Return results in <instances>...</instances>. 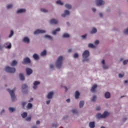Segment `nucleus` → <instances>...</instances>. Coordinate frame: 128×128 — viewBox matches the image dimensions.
<instances>
[{
	"mask_svg": "<svg viewBox=\"0 0 128 128\" xmlns=\"http://www.w3.org/2000/svg\"><path fill=\"white\" fill-rule=\"evenodd\" d=\"M64 58L62 56H60L56 62V66L58 68H62V60Z\"/></svg>",
	"mask_w": 128,
	"mask_h": 128,
	"instance_id": "f257e3e1",
	"label": "nucleus"
},
{
	"mask_svg": "<svg viewBox=\"0 0 128 128\" xmlns=\"http://www.w3.org/2000/svg\"><path fill=\"white\" fill-rule=\"evenodd\" d=\"M109 114L108 112H104L102 114H100V113L97 114L96 115V118H104L108 116Z\"/></svg>",
	"mask_w": 128,
	"mask_h": 128,
	"instance_id": "f03ea898",
	"label": "nucleus"
},
{
	"mask_svg": "<svg viewBox=\"0 0 128 128\" xmlns=\"http://www.w3.org/2000/svg\"><path fill=\"white\" fill-rule=\"evenodd\" d=\"M5 70L6 72H10V74H14L16 72V68H10L8 66L5 67Z\"/></svg>",
	"mask_w": 128,
	"mask_h": 128,
	"instance_id": "7ed1b4c3",
	"label": "nucleus"
},
{
	"mask_svg": "<svg viewBox=\"0 0 128 128\" xmlns=\"http://www.w3.org/2000/svg\"><path fill=\"white\" fill-rule=\"evenodd\" d=\"M7 92H8L10 94L12 100L14 102V100H16V96L14 95V90H12L10 89H7Z\"/></svg>",
	"mask_w": 128,
	"mask_h": 128,
	"instance_id": "20e7f679",
	"label": "nucleus"
},
{
	"mask_svg": "<svg viewBox=\"0 0 128 128\" xmlns=\"http://www.w3.org/2000/svg\"><path fill=\"white\" fill-rule=\"evenodd\" d=\"M89 56H90V52H88V50H85L82 54L83 58H88Z\"/></svg>",
	"mask_w": 128,
	"mask_h": 128,
	"instance_id": "39448f33",
	"label": "nucleus"
},
{
	"mask_svg": "<svg viewBox=\"0 0 128 128\" xmlns=\"http://www.w3.org/2000/svg\"><path fill=\"white\" fill-rule=\"evenodd\" d=\"M46 30H37L34 31V34H45Z\"/></svg>",
	"mask_w": 128,
	"mask_h": 128,
	"instance_id": "423d86ee",
	"label": "nucleus"
},
{
	"mask_svg": "<svg viewBox=\"0 0 128 128\" xmlns=\"http://www.w3.org/2000/svg\"><path fill=\"white\" fill-rule=\"evenodd\" d=\"M96 4L98 6H102V4H104V2L102 0H96Z\"/></svg>",
	"mask_w": 128,
	"mask_h": 128,
	"instance_id": "0eeeda50",
	"label": "nucleus"
},
{
	"mask_svg": "<svg viewBox=\"0 0 128 128\" xmlns=\"http://www.w3.org/2000/svg\"><path fill=\"white\" fill-rule=\"evenodd\" d=\"M28 86L26 84H24L22 86V92L23 94H26L24 92H28Z\"/></svg>",
	"mask_w": 128,
	"mask_h": 128,
	"instance_id": "6e6552de",
	"label": "nucleus"
},
{
	"mask_svg": "<svg viewBox=\"0 0 128 128\" xmlns=\"http://www.w3.org/2000/svg\"><path fill=\"white\" fill-rule=\"evenodd\" d=\"M30 60L28 58H24V62H22V64H30Z\"/></svg>",
	"mask_w": 128,
	"mask_h": 128,
	"instance_id": "1a4fd4ad",
	"label": "nucleus"
},
{
	"mask_svg": "<svg viewBox=\"0 0 128 128\" xmlns=\"http://www.w3.org/2000/svg\"><path fill=\"white\" fill-rule=\"evenodd\" d=\"M40 84V82L38 81H35L34 83V86L33 88L34 90H36V88H38V84Z\"/></svg>",
	"mask_w": 128,
	"mask_h": 128,
	"instance_id": "9d476101",
	"label": "nucleus"
},
{
	"mask_svg": "<svg viewBox=\"0 0 128 128\" xmlns=\"http://www.w3.org/2000/svg\"><path fill=\"white\" fill-rule=\"evenodd\" d=\"M58 20H56V19H52V20H50V23L51 24H58Z\"/></svg>",
	"mask_w": 128,
	"mask_h": 128,
	"instance_id": "9b49d317",
	"label": "nucleus"
},
{
	"mask_svg": "<svg viewBox=\"0 0 128 128\" xmlns=\"http://www.w3.org/2000/svg\"><path fill=\"white\" fill-rule=\"evenodd\" d=\"M26 72L28 76H30V74H32V70L30 68H26Z\"/></svg>",
	"mask_w": 128,
	"mask_h": 128,
	"instance_id": "f8f14e48",
	"label": "nucleus"
},
{
	"mask_svg": "<svg viewBox=\"0 0 128 128\" xmlns=\"http://www.w3.org/2000/svg\"><path fill=\"white\" fill-rule=\"evenodd\" d=\"M68 14H70V11L66 10L64 11V14H62V18H65L66 16H68Z\"/></svg>",
	"mask_w": 128,
	"mask_h": 128,
	"instance_id": "ddd939ff",
	"label": "nucleus"
},
{
	"mask_svg": "<svg viewBox=\"0 0 128 128\" xmlns=\"http://www.w3.org/2000/svg\"><path fill=\"white\" fill-rule=\"evenodd\" d=\"M52 96H54V92H50L47 96V98H52Z\"/></svg>",
	"mask_w": 128,
	"mask_h": 128,
	"instance_id": "4468645a",
	"label": "nucleus"
},
{
	"mask_svg": "<svg viewBox=\"0 0 128 128\" xmlns=\"http://www.w3.org/2000/svg\"><path fill=\"white\" fill-rule=\"evenodd\" d=\"M98 88V86L96 84H94L92 88H91V92H96V88Z\"/></svg>",
	"mask_w": 128,
	"mask_h": 128,
	"instance_id": "2eb2a0df",
	"label": "nucleus"
},
{
	"mask_svg": "<svg viewBox=\"0 0 128 128\" xmlns=\"http://www.w3.org/2000/svg\"><path fill=\"white\" fill-rule=\"evenodd\" d=\"M89 126L90 128H94L96 125L94 124V122H90L89 123Z\"/></svg>",
	"mask_w": 128,
	"mask_h": 128,
	"instance_id": "dca6fc26",
	"label": "nucleus"
},
{
	"mask_svg": "<svg viewBox=\"0 0 128 128\" xmlns=\"http://www.w3.org/2000/svg\"><path fill=\"white\" fill-rule=\"evenodd\" d=\"M104 96L106 98H110V92H106Z\"/></svg>",
	"mask_w": 128,
	"mask_h": 128,
	"instance_id": "f3484780",
	"label": "nucleus"
},
{
	"mask_svg": "<svg viewBox=\"0 0 128 128\" xmlns=\"http://www.w3.org/2000/svg\"><path fill=\"white\" fill-rule=\"evenodd\" d=\"M23 42H26V44H28V42H30V39L28 37H24L23 38Z\"/></svg>",
	"mask_w": 128,
	"mask_h": 128,
	"instance_id": "a211bd4d",
	"label": "nucleus"
},
{
	"mask_svg": "<svg viewBox=\"0 0 128 128\" xmlns=\"http://www.w3.org/2000/svg\"><path fill=\"white\" fill-rule=\"evenodd\" d=\"M26 12V9H20L17 10V14H22Z\"/></svg>",
	"mask_w": 128,
	"mask_h": 128,
	"instance_id": "6ab92c4d",
	"label": "nucleus"
},
{
	"mask_svg": "<svg viewBox=\"0 0 128 128\" xmlns=\"http://www.w3.org/2000/svg\"><path fill=\"white\" fill-rule=\"evenodd\" d=\"M80 92H78V91H76L75 93V98H76V100H78V98H80Z\"/></svg>",
	"mask_w": 128,
	"mask_h": 128,
	"instance_id": "aec40b11",
	"label": "nucleus"
},
{
	"mask_svg": "<svg viewBox=\"0 0 128 128\" xmlns=\"http://www.w3.org/2000/svg\"><path fill=\"white\" fill-rule=\"evenodd\" d=\"M60 31V28H57L56 30L52 31V34H56V32Z\"/></svg>",
	"mask_w": 128,
	"mask_h": 128,
	"instance_id": "412c9836",
	"label": "nucleus"
},
{
	"mask_svg": "<svg viewBox=\"0 0 128 128\" xmlns=\"http://www.w3.org/2000/svg\"><path fill=\"white\" fill-rule=\"evenodd\" d=\"M98 30L96 28H92V30L90 32V34H96Z\"/></svg>",
	"mask_w": 128,
	"mask_h": 128,
	"instance_id": "4be33fe9",
	"label": "nucleus"
},
{
	"mask_svg": "<svg viewBox=\"0 0 128 128\" xmlns=\"http://www.w3.org/2000/svg\"><path fill=\"white\" fill-rule=\"evenodd\" d=\"M20 80H24V76L23 74H20Z\"/></svg>",
	"mask_w": 128,
	"mask_h": 128,
	"instance_id": "5701e85b",
	"label": "nucleus"
},
{
	"mask_svg": "<svg viewBox=\"0 0 128 128\" xmlns=\"http://www.w3.org/2000/svg\"><path fill=\"white\" fill-rule=\"evenodd\" d=\"M33 58H34V60H38V58H40V57H38V55L36 54H34L33 55Z\"/></svg>",
	"mask_w": 128,
	"mask_h": 128,
	"instance_id": "b1692460",
	"label": "nucleus"
},
{
	"mask_svg": "<svg viewBox=\"0 0 128 128\" xmlns=\"http://www.w3.org/2000/svg\"><path fill=\"white\" fill-rule=\"evenodd\" d=\"M84 105V101H80V108H82Z\"/></svg>",
	"mask_w": 128,
	"mask_h": 128,
	"instance_id": "393cba45",
	"label": "nucleus"
},
{
	"mask_svg": "<svg viewBox=\"0 0 128 128\" xmlns=\"http://www.w3.org/2000/svg\"><path fill=\"white\" fill-rule=\"evenodd\" d=\"M65 8H68V10H70V8H72V5L70 4H66L65 5Z\"/></svg>",
	"mask_w": 128,
	"mask_h": 128,
	"instance_id": "a878e982",
	"label": "nucleus"
},
{
	"mask_svg": "<svg viewBox=\"0 0 128 128\" xmlns=\"http://www.w3.org/2000/svg\"><path fill=\"white\" fill-rule=\"evenodd\" d=\"M22 116L23 118H26V116H28V113L24 112L22 114Z\"/></svg>",
	"mask_w": 128,
	"mask_h": 128,
	"instance_id": "bb28decb",
	"label": "nucleus"
},
{
	"mask_svg": "<svg viewBox=\"0 0 128 128\" xmlns=\"http://www.w3.org/2000/svg\"><path fill=\"white\" fill-rule=\"evenodd\" d=\"M88 46V48H96V46L92 44H89Z\"/></svg>",
	"mask_w": 128,
	"mask_h": 128,
	"instance_id": "cd10ccee",
	"label": "nucleus"
},
{
	"mask_svg": "<svg viewBox=\"0 0 128 128\" xmlns=\"http://www.w3.org/2000/svg\"><path fill=\"white\" fill-rule=\"evenodd\" d=\"M46 50H43L42 52H41V56H46Z\"/></svg>",
	"mask_w": 128,
	"mask_h": 128,
	"instance_id": "c85d7f7f",
	"label": "nucleus"
},
{
	"mask_svg": "<svg viewBox=\"0 0 128 128\" xmlns=\"http://www.w3.org/2000/svg\"><path fill=\"white\" fill-rule=\"evenodd\" d=\"M56 4H60V6H62V4H64V3H62V2L60 1V0L56 1Z\"/></svg>",
	"mask_w": 128,
	"mask_h": 128,
	"instance_id": "c756f323",
	"label": "nucleus"
},
{
	"mask_svg": "<svg viewBox=\"0 0 128 128\" xmlns=\"http://www.w3.org/2000/svg\"><path fill=\"white\" fill-rule=\"evenodd\" d=\"M44 38H48V40H52V37L48 35H45Z\"/></svg>",
	"mask_w": 128,
	"mask_h": 128,
	"instance_id": "7c9ffc66",
	"label": "nucleus"
},
{
	"mask_svg": "<svg viewBox=\"0 0 128 128\" xmlns=\"http://www.w3.org/2000/svg\"><path fill=\"white\" fill-rule=\"evenodd\" d=\"M32 108V104L28 103L27 106V108Z\"/></svg>",
	"mask_w": 128,
	"mask_h": 128,
	"instance_id": "2f4dec72",
	"label": "nucleus"
},
{
	"mask_svg": "<svg viewBox=\"0 0 128 128\" xmlns=\"http://www.w3.org/2000/svg\"><path fill=\"white\" fill-rule=\"evenodd\" d=\"M63 38H70V34H64L62 36Z\"/></svg>",
	"mask_w": 128,
	"mask_h": 128,
	"instance_id": "473e14b6",
	"label": "nucleus"
},
{
	"mask_svg": "<svg viewBox=\"0 0 128 128\" xmlns=\"http://www.w3.org/2000/svg\"><path fill=\"white\" fill-rule=\"evenodd\" d=\"M8 110L10 112H14V110H15L14 108H9Z\"/></svg>",
	"mask_w": 128,
	"mask_h": 128,
	"instance_id": "72a5a7b5",
	"label": "nucleus"
},
{
	"mask_svg": "<svg viewBox=\"0 0 128 128\" xmlns=\"http://www.w3.org/2000/svg\"><path fill=\"white\" fill-rule=\"evenodd\" d=\"M16 64H18V62L16 60H14L12 62V64H11V66H16Z\"/></svg>",
	"mask_w": 128,
	"mask_h": 128,
	"instance_id": "f704fd0d",
	"label": "nucleus"
},
{
	"mask_svg": "<svg viewBox=\"0 0 128 128\" xmlns=\"http://www.w3.org/2000/svg\"><path fill=\"white\" fill-rule=\"evenodd\" d=\"M96 96H94L92 99V102H96Z\"/></svg>",
	"mask_w": 128,
	"mask_h": 128,
	"instance_id": "c9c22d12",
	"label": "nucleus"
},
{
	"mask_svg": "<svg viewBox=\"0 0 128 128\" xmlns=\"http://www.w3.org/2000/svg\"><path fill=\"white\" fill-rule=\"evenodd\" d=\"M40 11L42 12H48V10L44 9V8H40Z\"/></svg>",
	"mask_w": 128,
	"mask_h": 128,
	"instance_id": "e433bc0d",
	"label": "nucleus"
},
{
	"mask_svg": "<svg viewBox=\"0 0 128 128\" xmlns=\"http://www.w3.org/2000/svg\"><path fill=\"white\" fill-rule=\"evenodd\" d=\"M12 4H8L6 6V8H12Z\"/></svg>",
	"mask_w": 128,
	"mask_h": 128,
	"instance_id": "4c0bfd02",
	"label": "nucleus"
},
{
	"mask_svg": "<svg viewBox=\"0 0 128 128\" xmlns=\"http://www.w3.org/2000/svg\"><path fill=\"white\" fill-rule=\"evenodd\" d=\"M12 36H14V31H12V30L10 31V34L9 35V38H12Z\"/></svg>",
	"mask_w": 128,
	"mask_h": 128,
	"instance_id": "58836bf2",
	"label": "nucleus"
},
{
	"mask_svg": "<svg viewBox=\"0 0 128 128\" xmlns=\"http://www.w3.org/2000/svg\"><path fill=\"white\" fill-rule=\"evenodd\" d=\"M22 108H24V106H26V102H22Z\"/></svg>",
	"mask_w": 128,
	"mask_h": 128,
	"instance_id": "ea45409f",
	"label": "nucleus"
},
{
	"mask_svg": "<svg viewBox=\"0 0 128 128\" xmlns=\"http://www.w3.org/2000/svg\"><path fill=\"white\" fill-rule=\"evenodd\" d=\"M31 120H32V118L30 116H29L26 118V120L27 122H30Z\"/></svg>",
	"mask_w": 128,
	"mask_h": 128,
	"instance_id": "a19ab883",
	"label": "nucleus"
},
{
	"mask_svg": "<svg viewBox=\"0 0 128 128\" xmlns=\"http://www.w3.org/2000/svg\"><path fill=\"white\" fill-rule=\"evenodd\" d=\"M72 112L73 114H78V110H72Z\"/></svg>",
	"mask_w": 128,
	"mask_h": 128,
	"instance_id": "79ce46f5",
	"label": "nucleus"
},
{
	"mask_svg": "<svg viewBox=\"0 0 128 128\" xmlns=\"http://www.w3.org/2000/svg\"><path fill=\"white\" fill-rule=\"evenodd\" d=\"M128 63V60H125L123 62V64L125 65Z\"/></svg>",
	"mask_w": 128,
	"mask_h": 128,
	"instance_id": "37998d69",
	"label": "nucleus"
},
{
	"mask_svg": "<svg viewBox=\"0 0 128 128\" xmlns=\"http://www.w3.org/2000/svg\"><path fill=\"white\" fill-rule=\"evenodd\" d=\"M78 54H74V58H78Z\"/></svg>",
	"mask_w": 128,
	"mask_h": 128,
	"instance_id": "c03bdc74",
	"label": "nucleus"
},
{
	"mask_svg": "<svg viewBox=\"0 0 128 128\" xmlns=\"http://www.w3.org/2000/svg\"><path fill=\"white\" fill-rule=\"evenodd\" d=\"M86 36H88V34H86L82 35V38H86Z\"/></svg>",
	"mask_w": 128,
	"mask_h": 128,
	"instance_id": "a18cd8bd",
	"label": "nucleus"
},
{
	"mask_svg": "<svg viewBox=\"0 0 128 128\" xmlns=\"http://www.w3.org/2000/svg\"><path fill=\"white\" fill-rule=\"evenodd\" d=\"M58 125V124H52V126H53V128H56Z\"/></svg>",
	"mask_w": 128,
	"mask_h": 128,
	"instance_id": "49530a36",
	"label": "nucleus"
},
{
	"mask_svg": "<svg viewBox=\"0 0 128 128\" xmlns=\"http://www.w3.org/2000/svg\"><path fill=\"white\" fill-rule=\"evenodd\" d=\"M94 44H100V41H98V40H96L95 41Z\"/></svg>",
	"mask_w": 128,
	"mask_h": 128,
	"instance_id": "de8ad7c7",
	"label": "nucleus"
},
{
	"mask_svg": "<svg viewBox=\"0 0 128 128\" xmlns=\"http://www.w3.org/2000/svg\"><path fill=\"white\" fill-rule=\"evenodd\" d=\"M118 76H119V78H124V74H119Z\"/></svg>",
	"mask_w": 128,
	"mask_h": 128,
	"instance_id": "09e8293b",
	"label": "nucleus"
},
{
	"mask_svg": "<svg viewBox=\"0 0 128 128\" xmlns=\"http://www.w3.org/2000/svg\"><path fill=\"white\" fill-rule=\"evenodd\" d=\"M8 48H12V44H9L8 46H7Z\"/></svg>",
	"mask_w": 128,
	"mask_h": 128,
	"instance_id": "8fccbe9b",
	"label": "nucleus"
},
{
	"mask_svg": "<svg viewBox=\"0 0 128 128\" xmlns=\"http://www.w3.org/2000/svg\"><path fill=\"white\" fill-rule=\"evenodd\" d=\"M100 110V106H98L96 108V110Z\"/></svg>",
	"mask_w": 128,
	"mask_h": 128,
	"instance_id": "3c124183",
	"label": "nucleus"
},
{
	"mask_svg": "<svg viewBox=\"0 0 128 128\" xmlns=\"http://www.w3.org/2000/svg\"><path fill=\"white\" fill-rule=\"evenodd\" d=\"M103 68H104V70H106V68H108V66L106 65H104Z\"/></svg>",
	"mask_w": 128,
	"mask_h": 128,
	"instance_id": "603ef678",
	"label": "nucleus"
},
{
	"mask_svg": "<svg viewBox=\"0 0 128 128\" xmlns=\"http://www.w3.org/2000/svg\"><path fill=\"white\" fill-rule=\"evenodd\" d=\"M90 60L88 58H86L85 60H83V62H88Z\"/></svg>",
	"mask_w": 128,
	"mask_h": 128,
	"instance_id": "864d4df0",
	"label": "nucleus"
},
{
	"mask_svg": "<svg viewBox=\"0 0 128 128\" xmlns=\"http://www.w3.org/2000/svg\"><path fill=\"white\" fill-rule=\"evenodd\" d=\"M92 12H96V8H92Z\"/></svg>",
	"mask_w": 128,
	"mask_h": 128,
	"instance_id": "5fc2aeb1",
	"label": "nucleus"
},
{
	"mask_svg": "<svg viewBox=\"0 0 128 128\" xmlns=\"http://www.w3.org/2000/svg\"><path fill=\"white\" fill-rule=\"evenodd\" d=\"M36 124H40V120H38L36 122Z\"/></svg>",
	"mask_w": 128,
	"mask_h": 128,
	"instance_id": "6e6d98bb",
	"label": "nucleus"
},
{
	"mask_svg": "<svg viewBox=\"0 0 128 128\" xmlns=\"http://www.w3.org/2000/svg\"><path fill=\"white\" fill-rule=\"evenodd\" d=\"M102 64H105V61H104V60H102Z\"/></svg>",
	"mask_w": 128,
	"mask_h": 128,
	"instance_id": "4d7b16f0",
	"label": "nucleus"
},
{
	"mask_svg": "<svg viewBox=\"0 0 128 128\" xmlns=\"http://www.w3.org/2000/svg\"><path fill=\"white\" fill-rule=\"evenodd\" d=\"M66 102H70V99L68 98L66 100Z\"/></svg>",
	"mask_w": 128,
	"mask_h": 128,
	"instance_id": "13d9d810",
	"label": "nucleus"
},
{
	"mask_svg": "<svg viewBox=\"0 0 128 128\" xmlns=\"http://www.w3.org/2000/svg\"><path fill=\"white\" fill-rule=\"evenodd\" d=\"M99 16H100V18H102V13H100L99 14Z\"/></svg>",
	"mask_w": 128,
	"mask_h": 128,
	"instance_id": "bf43d9fd",
	"label": "nucleus"
},
{
	"mask_svg": "<svg viewBox=\"0 0 128 128\" xmlns=\"http://www.w3.org/2000/svg\"><path fill=\"white\" fill-rule=\"evenodd\" d=\"M50 100L46 101V104H50Z\"/></svg>",
	"mask_w": 128,
	"mask_h": 128,
	"instance_id": "052dcab7",
	"label": "nucleus"
},
{
	"mask_svg": "<svg viewBox=\"0 0 128 128\" xmlns=\"http://www.w3.org/2000/svg\"><path fill=\"white\" fill-rule=\"evenodd\" d=\"M54 68V65H52V64L50 65V68Z\"/></svg>",
	"mask_w": 128,
	"mask_h": 128,
	"instance_id": "680f3d73",
	"label": "nucleus"
},
{
	"mask_svg": "<svg viewBox=\"0 0 128 128\" xmlns=\"http://www.w3.org/2000/svg\"><path fill=\"white\" fill-rule=\"evenodd\" d=\"M72 52V49H69L68 50V52Z\"/></svg>",
	"mask_w": 128,
	"mask_h": 128,
	"instance_id": "e2e57ef3",
	"label": "nucleus"
},
{
	"mask_svg": "<svg viewBox=\"0 0 128 128\" xmlns=\"http://www.w3.org/2000/svg\"><path fill=\"white\" fill-rule=\"evenodd\" d=\"M65 88V91L68 92V88L64 87Z\"/></svg>",
	"mask_w": 128,
	"mask_h": 128,
	"instance_id": "0e129e2a",
	"label": "nucleus"
},
{
	"mask_svg": "<svg viewBox=\"0 0 128 128\" xmlns=\"http://www.w3.org/2000/svg\"><path fill=\"white\" fill-rule=\"evenodd\" d=\"M128 80H126L124 81V84H128Z\"/></svg>",
	"mask_w": 128,
	"mask_h": 128,
	"instance_id": "69168bd1",
	"label": "nucleus"
},
{
	"mask_svg": "<svg viewBox=\"0 0 128 128\" xmlns=\"http://www.w3.org/2000/svg\"><path fill=\"white\" fill-rule=\"evenodd\" d=\"M34 100V98H31L30 100H29V102H32V100Z\"/></svg>",
	"mask_w": 128,
	"mask_h": 128,
	"instance_id": "338daca9",
	"label": "nucleus"
},
{
	"mask_svg": "<svg viewBox=\"0 0 128 128\" xmlns=\"http://www.w3.org/2000/svg\"><path fill=\"white\" fill-rule=\"evenodd\" d=\"M32 128H38L36 126H32Z\"/></svg>",
	"mask_w": 128,
	"mask_h": 128,
	"instance_id": "774afa93",
	"label": "nucleus"
}]
</instances>
